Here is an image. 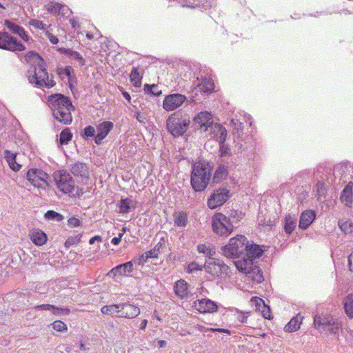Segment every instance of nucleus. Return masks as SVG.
<instances>
[{
	"label": "nucleus",
	"mask_w": 353,
	"mask_h": 353,
	"mask_svg": "<svg viewBox=\"0 0 353 353\" xmlns=\"http://www.w3.org/2000/svg\"><path fill=\"white\" fill-rule=\"evenodd\" d=\"M48 101L54 119L63 125H70L72 112L74 110L70 99L63 94H54L48 96Z\"/></svg>",
	"instance_id": "1"
},
{
	"label": "nucleus",
	"mask_w": 353,
	"mask_h": 353,
	"mask_svg": "<svg viewBox=\"0 0 353 353\" xmlns=\"http://www.w3.org/2000/svg\"><path fill=\"white\" fill-rule=\"evenodd\" d=\"M26 59H33L35 64H32L28 70V78L31 83L47 88H52L55 85L53 75L49 76L43 65V60L36 52H30L26 54Z\"/></svg>",
	"instance_id": "2"
},
{
	"label": "nucleus",
	"mask_w": 353,
	"mask_h": 353,
	"mask_svg": "<svg viewBox=\"0 0 353 353\" xmlns=\"http://www.w3.org/2000/svg\"><path fill=\"white\" fill-rule=\"evenodd\" d=\"M241 219V213L232 210L225 215L217 212L212 217V228L214 233L222 236H228L234 231V223H237Z\"/></svg>",
	"instance_id": "3"
},
{
	"label": "nucleus",
	"mask_w": 353,
	"mask_h": 353,
	"mask_svg": "<svg viewBox=\"0 0 353 353\" xmlns=\"http://www.w3.org/2000/svg\"><path fill=\"white\" fill-rule=\"evenodd\" d=\"M190 183L196 192L204 190L210 181L212 174V166L204 160L196 161L192 166Z\"/></svg>",
	"instance_id": "4"
},
{
	"label": "nucleus",
	"mask_w": 353,
	"mask_h": 353,
	"mask_svg": "<svg viewBox=\"0 0 353 353\" xmlns=\"http://www.w3.org/2000/svg\"><path fill=\"white\" fill-rule=\"evenodd\" d=\"M190 123L189 115L179 110L168 116L166 119V128L173 137H179L188 131Z\"/></svg>",
	"instance_id": "5"
},
{
	"label": "nucleus",
	"mask_w": 353,
	"mask_h": 353,
	"mask_svg": "<svg viewBox=\"0 0 353 353\" xmlns=\"http://www.w3.org/2000/svg\"><path fill=\"white\" fill-rule=\"evenodd\" d=\"M54 181L58 190L63 194H68L72 197H80L83 190L74 185L71 175L65 170H57L53 174Z\"/></svg>",
	"instance_id": "6"
},
{
	"label": "nucleus",
	"mask_w": 353,
	"mask_h": 353,
	"mask_svg": "<svg viewBox=\"0 0 353 353\" xmlns=\"http://www.w3.org/2000/svg\"><path fill=\"white\" fill-rule=\"evenodd\" d=\"M247 243L245 236L238 234L230 239L228 243L222 247V254L227 258H237L245 251Z\"/></svg>",
	"instance_id": "7"
},
{
	"label": "nucleus",
	"mask_w": 353,
	"mask_h": 353,
	"mask_svg": "<svg viewBox=\"0 0 353 353\" xmlns=\"http://www.w3.org/2000/svg\"><path fill=\"white\" fill-rule=\"evenodd\" d=\"M314 327L316 329L323 327V330H328L332 334H336L341 329V324L338 319L327 314H316L314 316Z\"/></svg>",
	"instance_id": "8"
},
{
	"label": "nucleus",
	"mask_w": 353,
	"mask_h": 353,
	"mask_svg": "<svg viewBox=\"0 0 353 353\" xmlns=\"http://www.w3.org/2000/svg\"><path fill=\"white\" fill-rule=\"evenodd\" d=\"M27 179L30 183L38 188L45 189L48 187V174L39 169H30L27 172Z\"/></svg>",
	"instance_id": "9"
},
{
	"label": "nucleus",
	"mask_w": 353,
	"mask_h": 353,
	"mask_svg": "<svg viewBox=\"0 0 353 353\" xmlns=\"http://www.w3.org/2000/svg\"><path fill=\"white\" fill-rule=\"evenodd\" d=\"M0 48L10 51H23L26 47L6 32H0Z\"/></svg>",
	"instance_id": "10"
},
{
	"label": "nucleus",
	"mask_w": 353,
	"mask_h": 353,
	"mask_svg": "<svg viewBox=\"0 0 353 353\" xmlns=\"http://www.w3.org/2000/svg\"><path fill=\"white\" fill-rule=\"evenodd\" d=\"M187 100V97L181 94H171L165 97L163 101V108L168 111H174L181 107Z\"/></svg>",
	"instance_id": "11"
},
{
	"label": "nucleus",
	"mask_w": 353,
	"mask_h": 353,
	"mask_svg": "<svg viewBox=\"0 0 353 353\" xmlns=\"http://www.w3.org/2000/svg\"><path fill=\"white\" fill-rule=\"evenodd\" d=\"M229 192L226 188H219L215 190L208 200V206L210 209H214L222 205L228 199Z\"/></svg>",
	"instance_id": "12"
},
{
	"label": "nucleus",
	"mask_w": 353,
	"mask_h": 353,
	"mask_svg": "<svg viewBox=\"0 0 353 353\" xmlns=\"http://www.w3.org/2000/svg\"><path fill=\"white\" fill-rule=\"evenodd\" d=\"M204 268L207 273L214 278L221 276L223 274H226L229 267L221 263L219 260L212 259L205 263Z\"/></svg>",
	"instance_id": "13"
},
{
	"label": "nucleus",
	"mask_w": 353,
	"mask_h": 353,
	"mask_svg": "<svg viewBox=\"0 0 353 353\" xmlns=\"http://www.w3.org/2000/svg\"><path fill=\"white\" fill-rule=\"evenodd\" d=\"M114 124L111 121H105L97 125V134L94 141L97 144H101L102 141L108 135L109 132L113 129Z\"/></svg>",
	"instance_id": "14"
},
{
	"label": "nucleus",
	"mask_w": 353,
	"mask_h": 353,
	"mask_svg": "<svg viewBox=\"0 0 353 353\" xmlns=\"http://www.w3.org/2000/svg\"><path fill=\"white\" fill-rule=\"evenodd\" d=\"M194 306L201 313L214 312L216 311L218 307L214 302L205 299L195 301Z\"/></svg>",
	"instance_id": "15"
},
{
	"label": "nucleus",
	"mask_w": 353,
	"mask_h": 353,
	"mask_svg": "<svg viewBox=\"0 0 353 353\" xmlns=\"http://www.w3.org/2000/svg\"><path fill=\"white\" fill-rule=\"evenodd\" d=\"M119 317L132 319L137 317L140 314V310L138 307L130 304H120Z\"/></svg>",
	"instance_id": "16"
},
{
	"label": "nucleus",
	"mask_w": 353,
	"mask_h": 353,
	"mask_svg": "<svg viewBox=\"0 0 353 353\" xmlns=\"http://www.w3.org/2000/svg\"><path fill=\"white\" fill-rule=\"evenodd\" d=\"M133 270L132 261H128L123 264H120L113 268L109 272L108 275L112 277L117 275L125 276L131 273Z\"/></svg>",
	"instance_id": "17"
},
{
	"label": "nucleus",
	"mask_w": 353,
	"mask_h": 353,
	"mask_svg": "<svg viewBox=\"0 0 353 353\" xmlns=\"http://www.w3.org/2000/svg\"><path fill=\"white\" fill-rule=\"evenodd\" d=\"M29 237L32 243L37 246L44 245L48 240L47 235L39 229L31 230L29 232Z\"/></svg>",
	"instance_id": "18"
},
{
	"label": "nucleus",
	"mask_w": 353,
	"mask_h": 353,
	"mask_svg": "<svg viewBox=\"0 0 353 353\" xmlns=\"http://www.w3.org/2000/svg\"><path fill=\"white\" fill-rule=\"evenodd\" d=\"M234 264L239 272L245 274H251L254 268L256 266L254 265L253 261L248 258L247 259L234 261Z\"/></svg>",
	"instance_id": "19"
},
{
	"label": "nucleus",
	"mask_w": 353,
	"mask_h": 353,
	"mask_svg": "<svg viewBox=\"0 0 353 353\" xmlns=\"http://www.w3.org/2000/svg\"><path fill=\"white\" fill-rule=\"evenodd\" d=\"M340 199L346 206H350L353 201V183L350 182L343 190Z\"/></svg>",
	"instance_id": "20"
},
{
	"label": "nucleus",
	"mask_w": 353,
	"mask_h": 353,
	"mask_svg": "<svg viewBox=\"0 0 353 353\" xmlns=\"http://www.w3.org/2000/svg\"><path fill=\"white\" fill-rule=\"evenodd\" d=\"M194 121L199 124L201 128L208 127L212 123V115L207 111L201 112L194 117Z\"/></svg>",
	"instance_id": "21"
},
{
	"label": "nucleus",
	"mask_w": 353,
	"mask_h": 353,
	"mask_svg": "<svg viewBox=\"0 0 353 353\" xmlns=\"http://www.w3.org/2000/svg\"><path fill=\"white\" fill-rule=\"evenodd\" d=\"M316 214L312 210H305L300 217L299 227L302 229L307 228L315 219Z\"/></svg>",
	"instance_id": "22"
},
{
	"label": "nucleus",
	"mask_w": 353,
	"mask_h": 353,
	"mask_svg": "<svg viewBox=\"0 0 353 353\" xmlns=\"http://www.w3.org/2000/svg\"><path fill=\"white\" fill-rule=\"evenodd\" d=\"M245 251L248 258L252 261L254 259L259 258L263 253V250L259 245L249 244L248 242L247 243Z\"/></svg>",
	"instance_id": "23"
},
{
	"label": "nucleus",
	"mask_w": 353,
	"mask_h": 353,
	"mask_svg": "<svg viewBox=\"0 0 353 353\" xmlns=\"http://www.w3.org/2000/svg\"><path fill=\"white\" fill-rule=\"evenodd\" d=\"M250 301L255 303L257 310H261V307H262L263 309L261 310V313L265 319H271L272 318L270 307L265 304V302L262 299L254 296Z\"/></svg>",
	"instance_id": "24"
},
{
	"label": "nucleus",
	"mask_w": 353,
	"mask_h": 353,
	"mask_svg": "<svg viewBox=\"0 0 353 353\" xmlns=\"http://www.w3.org/2000/svg\"><path fill=\"white\" fill-rule=\"evenodd\" d=\"M4 157L10 167V168L14 171L18 172L21 168V165L16 161L17 153L12 152L10 150L5 151Z\"/></svg>",
	"instance_id": "25"
},
{
	"label": "nucleus",
	"mask_w": 353,
	"mask_h": 353,
	"mask_svg": "<svg viewBox=\"0 0 353 353\" xmlns=\"http://www.w3.org/2000/svg\"><path fill=\"white\" fill-rule=\"evenodd\" d=\"M72 173L78 177L83 178L86 177L88 174V170L87 166L80 162L74 163L71 167Z\"/></svg>",
	"instance_id": "26"
},
{
	"label": "nucleus",
	"mask_w": 353,
	"mask_h": 353,
	"mask_svg": "<svg viewBox=\"0 0 353 353\" xmlns=\"http://www.w3.org/2000/svg\"><path fill=\"white\" fill-rule=\"evenodd\" d=\"M143 73L139 71L138 68H133L130 74V80L132 84L136 88L141 85Z\"/></svg>",
	"instance_id": "27"
},
{
	"label": "nucleus",
	"mask_w": 353,
	"mask_h": 353,
	"mask_svg": "<svg viewBox=\"0 0 353 353\" xmlns=\"http://www.w3.org/2000/svg\"><path fill=\"white\" fill-rule=\"evenodd\" d=\"M302 319L303 317L299 315L293 317L285 326V330L288 332L296 331L300 327Z\"/></svg>",
	"instance_id": "28"
},
{
	"label": "nucleus",
	"mask_w": 353,
	"mask_h": 353,
	"mask_svg": "<svg viewBox=\"0 0 353 353\" xmlns=\"http://www.w3.org/2000/svg\"><path fill=\"white\" fill-rule=\"evenodd\" d=\"M344 310L350 318H353V294L347 296L344 299Z\"/></svg>",
	"instance_id": "29"
},
{
	"label": "nucleus",
	"mask_w": 353,
	"mask_h": 353,
	"mask_svg": "<svg viewBox=\"0 0 353 353\" xmlns=\"http://www.w3.org/2000/svg\"><path fill=\"white\" fill-rule=\"evenodd\" d=\"M296 219L290 214H288L285 217L284 230L288 234H291L296 227Z\"/></svg>",
	"instance_id": "30"
},
{
	"label": "nucleus",
	"mask_w": 353,
	"mask_h": 353,
	"mask_svg": "<svg viewBox=\"0 0 353 353\" xmlns=\"http://www.w3.org/2000/svg\"><path fill=\"white\" fill-rule=\"evenodd\" d=\"M196 250L199 253L210 259L215 254V250L207 244H199Z\"/></svg>",
	"instance_id": "31"
},
{
	"label": "nucleus",
	"mask_w": 353,
	"mask_h": 353,
	"mask_svg": "<svg viewBox=\"0 0 353 353\" xmlns=\"http://www.w3.org/2000/svg\"><path fill=\"white\" fill-rule=\"evenodd\" d=\"M228 175V169L224 165H220L217 168L214 175V181L216 183L219 182Z\"/></svg>",
	"instance_id": "32"
},
{
	"label": "nucleus",
	"mask_w": 353,
	"mask_h": 353,
	"mask_svg": "<svg viewBox=\"0 0 353 353\" xmlns=\"http://www.w3.org/2000/svg\"><path fill=\"white\" fill-rule=\"evenodd\" d=\"M72 139V134L69 128L63 129L59 135V142L61 145H67Z\"/></svg>",
	"instance_id": "33"
},
{
	"label": "nucleus",
	"mask_w": 353,
	"mask_h": 353,
	"mask_svg": "<svg viewBox=\"0 0 353 353\" xmlns=\"http://www.w3.org/2000/svg\"><path fill=\"white\" fill-rule=\"evenodd\" d=\"M250 274L251 279L254 283L259 284L264 281L261 270L256 265Z\"/></svg>",
	"instance_id": "34"
},
{
	"label": "nucleus",
	"mask_w": 353,
	"mask_h": 353,
	"mask_svg": "<svg viewBox=\"0 0 353 353\" xmlns=\"http://www.w3.org/2000/svg\"><path fill=\"white\" fill-rule=\"evenodd\" d=\"M132 203V200L128 198L121 199L119 204V212L121 214L128 213Z\"/></svg>",
	"instance_id": "35"
},
{
	"label": "nucleus",
	"mask_w": 353,
	"mask_h": 353,
	"mask_svg": "<svg viewBox=\"0 0 353 353\" xmlns=\"http://www.w3.org/2000/svg\"><path fill=\"white\" fill-rule=\"evenodd\" d=\"M174 224L178 227H185L188 223V215L184 212H179L174 216Z\"/></svg>",
	"instance_id": "36"
},
{
	"label": "nucleus",
	"mask_w": 353,
	"mask_h": 353,
	"mask_svg": "<svg viewBox=\"0 0 353 353\" xmlns=\"http://www.w3.org/2000/svg\"><path fill=\"white\" fill-rule=\"evenodd\" d=\"M120 307V304L105 305L101 307V311L104 314L112 315L115 313H119Z\"/></svg>",
	"instance_id": "37"
},
{
	"label": "nucleus",
	"mask_w": 353,
	"mask_h": 353,
	"mask_svg": "<svg viewBox=\"0 0 353 353\" xmlns=\"http://www.w3.org/2000/svg\"><path fill=\"white\" fill-rule=\"evenodd\" d=\"M339 226L345 234L353 232V223L348 221L341 220L339 221Z\"/></svg>",
	"instance_id": "38"
},
{
	"label": "nucleus",
	"mask_w": 353,
	"mask_h": 353,
	"mask_svg": "<svg viewBox=\"0 0 353 353\" xmlns=\"http://www.w3.org/2000/svg\"><path fill=\"white\" fill-rule=\"evenodd\" d=\"M64 52H65L69 57L77 60L81 65H83L85 64L84 59L78 52L70 49H65Z\"/></svg>",
	"instance_id": "39"
},
{
	"label": "nucleus",
	"mask_w": 353,
	"mask_h": 353,
	"mask_svg": "<svg viewBox=\"0 0 353 353\" xmlns=\"http://www.w3.org/2000/svg\"><path fill=\"white\" fill-rule=\"evenodd\" d=\"M202 270L203 266L201 265L195 261H192L188 265L185 271L188 274H192L197 271H202Z\"/></svg>",
	"instance_id": "40"
},
{
	"label": "nucleus",
	"mask_w": 353,
	"mask_h": 353,
	"mask_svg": "<svg viewBox=\"0 0 353 353\" xmlns=\"http://www.w3.org/2000/svg\"><path fill=\"white\" fill-rule=\"evenodd\" d=\"M144 90L147 93H150L154 96H159L161 94V91L159 90V88L157 85L153 84L150 85L148 84H145L144 86Z\"/></svg>",
	"instance_id": "41"
},
{
	"label": "nucleus",
	"mask_w": 353,
	"mask_h": 353,
	"mask_svg": "<svg viewBox=\"0 0 353 353\" xmlns=\"http://www.w3.org/2000/svg\"><path fill=\"white\" fill-rule=\"evenodd\" d=\"M51 325L52 328L57 332H66L68 330L66 324L61 321H55Z\"/></svg>",
	"instance_id": "42"
},
{
	"label": "nucleus",
	"mask_w": 353,
	"mask_h": 353,
	"mask_svg": "<svg viewBox=\"0 0 353 353\" xmlns=\"http://www.w3.org/2000/svg\"><path fill=\"white\" fill-rule=\"evenodd\" d=\"M29 25L37 30H46L47 28V25L46 23L38 19H30Z\"/></svg>",
	"instance_id": "43"
},
{
	"label": "nucleus",
	"mask_w": 353,
	"mask_h": 353,
	"mask_svg": "<svg viewBox=\"0 0 353 353\" xmlns=\"http://www.w3.org/2000/svg\"><path fill=\"white\" fill-rule=\"evenodd\" d=\"M62 6L58 3L51 2L46 6V10L48 12L57 14L59 13Z\"/></svg>",
	"instance_id": "44"
},
{
	"label": "nucleus",
	"mask_w": 353,
	"mask_h": 353,
	"mask_svg": "<svg viewBox=\"0 0 353 353\" xmlns=\"http://www.w3.org/2000/svg\"><path fill=\"white\" fill-rule=\"evenodd\" d=\"M45 217L48 219H56L58 221H61L63 219V215L53 210H48L45 214Z\"/></svg>",
	"instance_id": "45"
},
{
	"label": "nucleus",
	"mask_w": 353,
	"mask_h": 353,
	"mask_svg": "<svg viewBox=\"0 0 353 353\" xmlns=\"http://www.w3.org/2000/svg\"><path fill=\"white\" fill-rule=\"evenodd\" d=\"M4 25L9 29L10 31H11L14 34L17 33L20 28H21L19 25L9 20H5Z\"/></svg>",
	"instance_id": "46"
},
{
	"label": "nucleus",
	"mask_w": 353,
	"mask_h": 353,
	"mask_svg": "<svg viewBox=\"0 0 353 353\" xmlns=\"http://www.w3.org/2000/svg\"><path fill=\"white\" fill-rule=\"evenodd\" d=\"M81 241V236H70L67 239V240L65 242V248H68L74 245L78 244Z\"/></svg>",
	"instance_id": "47"
},
{
	"label": "nucleus",
	"mask_w": 353,
	"mask_h": 353,
	"mask_svg": "<svg viewBox=\"0 0 353 353\" xmlns=\"http://www.w3.org/2000/svg\"><path fill=\"white\" fill-rule=\"evenodd\" d=\"M188 288H174L176 295L181 299H185L188 296L189 292Z\"/></svg>",
	"instance_id": "48"
},
{
	"label": "nucleus",
	"mask_w": 353,
	"mask_h": 353,
	"mask_svg": "<svg viewBox=\"0 0 353 353\" xmlns=\"http://www.w3.org/2000/svg\"><path fill=\"white\" fill-rule=\"evenodd\" d=\"M95 128L92 125H88L83 130V137H92L94 136Z\"/></svg>",
	"instance_id": "49"
},
{
	"label": "nucleus",
	"mask_w": 353,
	"mask_h": 353,
	"mask_svg": "<svg viewBox=\"0 0 353 353\" xmlns=\"http://www.w3.org/2000/svg\"><path fill=\"white\" fill-rule=\"evenodd\" d=\"M52 313L55 315L59 314L61 313H63L65 314H68L70 312L69 308H61L57 307L54 305V308L51 309Z\"/></svg>",
	"instance_id": "50"
},
{
	"label": "nucleus",
	"mask_w": 353,
	"mask_h": 353,
	"mask_svg": "<svg viewBox=\"0 0 353 353\" xmlns=\"http://www.w3.org/2000/svg\"><path fill=\"white\" fill-rule=\"evenodd\" d=\"M68 225L71 227H78L79 225H81V221L73 216V217H70L68 220Z\"/></svg>",
	"instance_id": "51"
},
{
	"label": "nucleus",
	"mask_w": 353,
	"mask_h": 353,
	"mask_svg": "<svg viewBox=\"0 0 353 353\" xmlns=\"http://www.w3.org/2000/svg\"><path fill=\"white\" fill-rule=\"evenodd\" d=\"M148 259L145 257V254L140 256L138 259H134L132 261V263H135L138 265H143L145 263H146Z\"/></svg>",
	"instance_id": "52"
},
{
	"label": "nucleus",
	"mask_w": 353,
	"mask_h": 353,
	"mask_svg": "<svg viewBox=\"0 0 353 353\" xmlns=\"http://www.w3.org/2000/svg\"><path fill=\"white\" fill-rule=\"evenodd\" d=\"M219 132H220V136H219L220 144H223L226 139V137H227V131H226L225 128H220Z\"/></svg>",
	"instance_id": "53"
},
{
	"label": "nucleus",
	"mask_w": 353,
	"mask_h": 353,
	"mask_svg": "<svg viewBox=\"0 0 353 353\" xmlns=\"http://www.w3.org/2000/svg\"><path fill=\"white\" fill-rule=\"evenodd\" d=\"M15 34L19 35L24 41H28L30 39L28 34L26 32L25 30L22 27Z\"/></svg>",
	"instance_id": "54"
},
{
	"label": "nucleus",
	"mask_w": 353,
	"mask_h": 353,
	"mask_svg": "<svg viewBox=\"0 0 353 353\" xmlns=\"http://www.w3.org/2000/svg\"><path fill=\"white\" fill-rule=\"evenodd\" d=\"M46 35L47 36V37L48 38V39L51 43H52V44L58 43V42H59L58 38L56 36L53 35L51 32H50L49 31H46Z\"/></svg>",
	"instance_id": "55"
},
{
	"label": "nucleus",
	"mask_w": 353,
	"mask_h": 353,
	"mask_svg": "<svg viewBox=\"0 0 353 353\" xmlns=\"http://www.w3.org/2000/svg\"><path fill=\"white\" fill-rule=\"evenodd\" d=\"M34 308L37 310H51L52 308H54V305L50 304H43L38 305L35 306Z\"/></svg>",
	"instance_id": "56"
},
{
	"label": "nucleus",
	"mask_w": 353,
	"mask_h": 353,
	"mask_svg": "<svg viewBox=\"0 0 353 353\" xmlns=\"http://www.w3.org/2000/svg\"><path fill=\"white\" fill-rule=\"evenodd\" d=\"M237 313L239 314V316L238 317L239 320L242 322V323H244L246 321V319L248 318V313H245L243 312H241V311H239V310H237Z\"/></svg>",
	"instance_id": "57"
},
{
	"label": "nucleus",
	"mask_w": 353,
	"mask_h": 353,
	"mask_svg": "<svg viewBox=\"0 0 353 353\" xmlns=\"http://www.w3.org/2000/svg\"><path fill=\"white\" fill-rule=\"evenodd\" d=\"M145 257L148 259L150 258H157V254L155 250H150L145 253Z\"/></svg>",
	"instance_id": "58"
},
{
	"label": "nucleus",
	"mask_w": 353,
	"mask_h": 353,
	"mask_svg": "<svg viewBox=\"0 0 353 353\" xmlns=\"http://www.w3.org/2000/svg\"><path fill=\"white\" fill-rule=\"evenodd\" d=\"M229 149L227 147H225L224 143L220 144L219 152L221 156L226 155L228 153Z\"/></svg>",
	"instance_id": "59"
},
{
	"label": "nucleus",
	"mask_w": 353,
	"mask_h": 353,
	"mask_svg": "<svg viewBox=\"0 0 353 353\" xmlns=\"http://www.w3.org/2000/svg\"><path fill=\"white\" fill-rule=\"evenodd\" d=\"M188 285V283L183 279L178 280L175 282L174 287H186Z\"/></svg>",
	"instance_id": "60"
},
{
	"label": "nucleus",
	"mask_w": 353,
	"mask_h": 353,
	"mask_svg": "<svg viewBox=\"0 0 353 353\" xmlns=\"http://www.w3.org/2000/svg\"><path fill=\"white\" fill-rule=\"evenodd\" d=\"M97 241H99V242H101L102 241V238L101 236H99V235H97V236H94L93 237H92L90 240H89V243L90 245H92L94 243V242Z\"/></svg>",
	"instance_id": "61"
},
{
	"label": "nucleus",
	"mask_w": 353,
	"mask_h": 353,
	"mask_svg": "<svg viewBox=\"0 0 353 353\" xmlns=\"http://www.w3.org/2000/svg\"><path fill=\"white\" fill-rule=\"evenodd\" d=\"M70 23L71 26H72V28H74L80 27V24H79V21L74 18L70 19Z\"/></svg>",
	"instance_id": "62"
},
{
	"label": "nucleus",
	"mask_w": 353,
	"mask_h": 353,
	"mask_svg": "<svg viewBox=\"0 0 353 353\" xmlns=\"http://www.w3.org/2000/svg\"><path fill=\"white\" fill-rule=\"evenodd\" d=\"M72 72V68L70 66H66L63 70V72L69 78L71 77Z\"/></svg>",
	"instance_id": "63"
},
{
	"label": "nucleus",
	"mask_w": 353,
	"mask_h": 353,
	"mask_svg": "<svg viewBox=\"0 0 353 353\" xmlns=\"http://www.w3.org/2000/svg\"><path fill=\"white\" fill-rule=\"evenodd\" d=\"M121 241V239H119V238H118L117 236H116V237H114V238L112 239L111 242H112V244H114V245H119V244L120 243Z\"/></svg>",
	"instance_id": "64"
}]
</instances>
